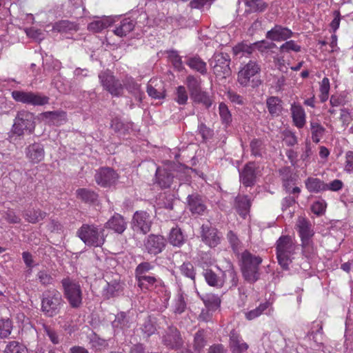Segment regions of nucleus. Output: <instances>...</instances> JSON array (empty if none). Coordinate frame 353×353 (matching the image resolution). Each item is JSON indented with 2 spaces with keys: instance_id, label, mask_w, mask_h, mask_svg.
Wrapping results in <instances>:
<instances>
[{
  "instance_id": "1",
  "label": "nucleus",
  "mask_w": 353,
  "mask_h": 353,
  "mask_svg": "<svg viewBox=\"0 0 353 353\" xmlns=\"http://www.w3.org/2000/svg\"><path fill=\"white\" fill-rule=\"evenodd\" d=\"M77 234L86 245L95 248L102 247L107 236L105 227L94 224H83Z\"/></svg>"
},
{
  "instance_id": "2",
  "label": "nucleus",
  "mask_w": 353,
  "mask_h": 353,
  "mask_svg": "<svg viewBox=\"0 0 353 353\" xmlns=\"http://www.w3.org/2000/svg\"><path fill=\"white\" fill-rule=\"evenodd\" d=\"M35 118L33 113L27 110H20L17 112L14 120L11 130L8 134V139L13 141L14 136L22 137L25 132L32 134L35 128Z\"/></svg>"
},
{
  "instance_id": "3",
  "label": "nucleus",
  "mask_w": 353,
  "mask_h": 353,
  "mask_svg": "<svg viewBox=\"0 0 353 353\" xmlns=\"http://www.w3.org/2000/svg\"><path fill=\"white\" fill-rule=\"evenodd\" d=\"M65 305L61 294L55 289L48 290L42 294L41 311L46 317L58 315Z\"/></svg>"
},
{
  "instance_id": "4",
  "label": "nucleus",
  "mask_w": 353,
  "mask_h": 353,
  "mask_svg": "<svg viewBox=\"0 0 353 353\" xmlns=\"http://www.w3.org/2000/svg\"><path fill=\"white\" fill-rule=\"evenodd\" d=\"M241 271L244 279L250 283H255L260 276L259 265L262 262V259L245 250L241 254Z\"/></svg>"
},
{
  "instance_id": "5",
  "label": "nucleus",
  "mask_w": 353,
  "mask_h": 353,
  "mask_svg": "<svg viewBox=\"0 0 353 353\" xmlns=\"http://www.w3.org/2000/svg\"><path fill=\"white\" fill-rule=\"evenodd\" d=\"M295 246L288 236H281L276 242V256L279 265L283 270H288L292 262L290 256L294 253Z\"/></svg>"
},
{
  "instance_id": "6",
  "label": "nucleus",
  "mask_w": 353,
  "mask_h": 353,
  "mask_svg": "<svg viewBox=\"0 0 353 353\" xmlns=\"http://www.w3.org/2000/svg\"><path fill=\"white\" fill-rule=\"evenodd\" d=\"M63 293L70 305L72 308H78L82 304V291L80 285L67 277L61 281Z\"/></svg>"
},
{
  "instance_id": "7",
  "label": "nucleus",
  "mask_w": 353,
  "mask_h": 353,
  "mask_svg": "<svg viewBox=\"0 0 353 353\" xmlns=\"http://www.w3.org/2000/svg\"><path fill=\"white\" fill-rule=\"evenodd\" d=\"M210 64L212 67L214 74L219 79H225L231 74L230 57L227 53H214L210 60Z\"/></svg>"
},
{
  "instance_id": "8",
  "label": "nucleus",
  "mask_w": 353,
  "mask_h": 353,
  "mask_svg": "<svg viewBox=\"0 0 353 353\" xmlns=\"http://www.w3.org/2000/svg\"><path fill=\"white\" fill-rule=\"evenodd\" d=\"M99 79L103 88L112 95L119 97L122 94L123 85L116 79L110 70L102 71L99 74Z\"/></svg>"
},
{
  "instance_id": "9",
  "label": "nucleus",
  "mask_w": 353,
  "mask_h": 353,
  "mask_svg": "<svg viewBox=\"0 0 353 353\" xmlns=\"http://www.w3.org/2000/svg\"><path fill=\"white\" fill-rule=\"evenodd\" d=\"M94 179L99 185L107 188L116 183L119 174L112 168L102 167L96 170Z\"/></svg>"
},
{
  "instance_id": "10",
  "label": "nucleus",
  "mask_w": 353,
  "mask_h": 353,
  "mask_svg": "<svg viewBox=\"0 0 353 353\" xmlns=\"http://www.w3.org/2000/svg\"><path fill=\"white\" fill-rule=\"evenodd\" d=\"M258 173L255 163L252 161L248 162L239 171L240 182L245 187H252L256 183Z\"/></svg>"
},
{
  "instance_id": "11",
  "label": "nucleus",
  "mask_w": 353,
  "mask_h": 353,
  "mask_svg": "<svg viewBox=\"0 0 353 353\" xmlns=\"http://www.w3.org/2000/svg\"><path fill=\"white\" fill-rule=\"evenodd\" d=\"M201 240L210 248L216 247L221 239V234L215 228L209 225H202L201 227Z\"/></svg>"
},
{
  "instance_id": "12",
  "label": "nucleus",
  "mask_w": 353,
  "mask_h": 353,
  "mask_svg": "<svg viewBox=\"0 0 353 353\" xmlns=\"http://www.w3.org/2000/svg\"><path fill=\"white\" fill-rule=\"evenodd\" d=\"M212 263H208L204 261L203 258L199 264V267L202 269V275L203 276L206 283L215 288H221L224 284V279L218 276L212 269L209 268V265Z\"/></svg>"
},
{
  "instance_id": "13",
  "label": "nucleus",
  "mask_w": 353,
  "mask_h": 353,
  "mask_svg": "<svg viewBox=\"0 0 353 353\" xmlns=\"http://www.w3.org/2000/svg\"><path fill=\"white\" fill-rule=\"evenodd\" d=\"M162 343L168 348L180 349L183 344L179 331L174 327H168L162 336Z\"/></svg>"
},
{
  "instance_id": "14",
  "label": "nucleus",
  "mask_w": 353,
  "mask_h": 353,
  "mask_svg": "<svg viewBox=\"0 0 353 353\" xmlns=\"http://www.w3.org/2000/svg\"><path fill=\"white\" fill-rule=\"evenodd\" d=\"M260 65L255 61H250L238 73V82L243 86H248L251 77L259 73Z\"/></svg>"
},
{
  "instance_id": "15",
  "label": "nucleus",
  "mask_w": 353,
  "mask_h": 353,
  "mask_svg": "<svg viewBox=\"0 0 353 353\" xmlns=\"http://www.w3.org/2000/svg\"><path fill=\"white\" fill-rule=\"evenodd\" d=\"M26 157L32 164L40 163L44 159L45 150L43 145L38 142H34L28 145L25 149Z\"/></svg>"
},
{
  "instance_id": "16",
  "label": "nucleus",
  "mask_w": 353,
  "mask_h": 353,
  "mask_svg": "<svg viewBox=\"0 0 353 353\" xmlns=\"http://www.w3.org/2000/svg\"><path fill=\"white\" fill-rule=\"evenodd\" d=\"M187 203L189 210L193 214L202 215L207 210L205 200L197 194L188 195Z\"/></svg>"
},
{
  "instance_id": "17",
  "label": "nucleus",
  "mask_w": 353,
  "mask_h": 353,
  "mask_svg": "<svg viewBox=\"0 0 353 353\" xmlns=\"http://www.w3.org/2000/svg\"><path fill=\"white\" fill-rule=\"evenodd\" d=\"M292 35V32L288 28L276 25L267 32L266 38L272 41H280L290 38Z\"/></svg>"
},
{
  "instance_id": "18",
  "label": "nucleus",
  "mask_w": 353,
  "mask_h": 353,
  "mask_svg": "<svg viewBox=\"0 0 353 353\" xmlns=\"http://www.w3.org/2000/svg\"><path fill=\"white\" fill-rule=\"evenodd\" d=\"M229 346L232 353H243L248 349V345L241 339L240 334L232 330L229 334Z\"/></svg>"
},
{
  "instance_id": "19",
  "label": "nucleus",
  "mask_w": 353,
  "mask_h": 353,
  "mask_svg": "<svg viewBox=\"0 0 353 353\" xmlns=\"http://www.w3.org/2000/svg\"><path fill=\"white\" fill-rule=\"evenodd\" d=\"M133 223L143 234L148 233L151 228L152 221L145 212H137L133 216Z\"/></svg>"
},
{
  "instance_id": "20",
  "label": "nucleus",
  "mask_w": 353,
  "mask_h": 353,
  "mask_svg": "<svg viewBox=\"0 0 353 353\" xmlns=\"http://www.w3.org/2000/svg\"><path fill=\"white\" fill-rule=\"evenodd\" d=\"M135 24L136 22L134 20L130 18H125L115 26L112 31L118 37H125L134 30Z\"/></svg>"
},
{
  "instance_id": "21",
  "label": "nucleus",
  "mask_w": 353,
  "mask_h": 353,
  "mask_svg": "<svg viewBox=\"0 0 353 353\" xmlns=\"http://www.w3.org/2000/svg\"><path fill=\"white\" fill-rule=\"evenodd\" d=\"M299 235L301 239L302 245L307 246L310 243V239L313 235L310 228L311 225L303 218H300L297 223Z\"/></svg>"
},
{
  "instance_id": "22",
  "label": "nucleus",
  "mask_w": 353,
  "mask_h": 353,
  "mask_svg": "<svg viewBox=\"0 0 353 353\" xmlns=\"http://www.w3.org/2000/svg\"><path fill=\"white\" fill-rule=\"evenodd\" d=\"M94 20L91 21L88 25V30L92 32H99L103 30L110 27L112 23V20L110 17H95Z\"/></svg>"
},
{
  "instance_id": "23",
  "label": "nucleus",
  "mask_w": 353,
  "mask_h": 353,
  "mask_svg": "<svg viewBox=\"0 0 353 353\" xmlns=\"http://www.w3.org/2000/svg\"><path fill=\"white\" fill-rule=\"evenodd\" d=\"M185 63L192 70L205 74L207 73V64L198 55L185 57Z\"/></svg>"
},
{
  "instance_id": "24",
  "label": "nucleus",
  "mask_w": 353,
  "mask_h": 353,
  "mask_svg": "<svg viewBox=\"0 0 353 353\" xmlns=\"http://www.w3.org/2000/svg\"><path fill=\"white\" fill-rule=\"evenodd\" d=\"M172 174L165 168H158L156 170V183L162 188L170 187L172 181Z\"/></svg>"
},
{
  "instance_id": "25",
  "label": "nucleus",
  "mask_w": 353,
  "mask_h": 353,
  "mask_svg": "<svg viewBox=\"0 0 353 353\" xmlns=\"http://www.w3.org/2000/svg\"><path fill=\"white\" fill-rule=\"evenodd\" d=\"M251 206L250 199L244 195H238L235 199V208L243 218L248 214Z\"/></svg>"
},
{
  "instance_id": "26",
  "label": "nucleus",
  "mask_w": 353,
  "mask_h": 353,
  "mask_svg": "<svg viewBox=\"0 0 353 353\" xmlns=\"http://www.w3.org/2000/svg\"><path fill=\"white\" fill-rule=\"evenodd\" d=\"M291 112L294 125L299 128H302L305 124V113L302 106L292 105Z\"/></svg>"
},
{
  "instance_id": "27",
  "label": "nucleus",
  "mask_w": 353,
  "mask_h": 353,
  "mask_svg": "<svg viewBox=\"0 0 353 353\" xmlns=\"http://www.w3.org/2000/svg\"><path fill=\"white\" fill-rule=\"evenodd\" d=\"M107 228L113 230L117 233L121 234L126 228V223L123 220V218L117 214L114 215L103 226Z\"/></svg>"
},
{
  "instance_id": "28",
  "label": "nucleus",
  "mask_w": 353,
  "mask_h": 353,
  "mask_svg": "<svg viewBox=\"0 0 353 353\" xmlns=\"http://www.w3.org/2000/svg\"><path fill=\"white\" fill-rule=\"evenodd\" d=\"M266 105L272 116H278L282 110V101L277 97H270L267 99Z\"/></svg>"
},
{
  "instance_id": "29",
  "label": "nucleus",
  "mask_w": 353,
  "mask_h": 353,
  "mask_svg": "<svg viewBox=\"0 0 353 353\" xmlns=\"http://www.w3.org/2000/svg\"><path fill=\"white\" fill-rule=\"evenodd\" d=\"M26 104L34 106L43 105L49 103V97L39 92H28Z\"/></svg>"
},
{
  "instance_id": "30",
  "label": "nucleus",
  "mask_w": 353,
  "mask_h": 353,
  "mask_svg": "<svg viewBox=\"0 0 353 353\" xmlns=\"http://www.w3.org/2000/svg\"><path fill=\"white\" fill-rule=\"evenodd\" d=\"M13 321L10 318H0V339H8L13 330Z\"/></svg>"
},
{
  "instance_id": "31",
  "label": "nucleus",
  "mask_w": 353,
  "mask_h": 353,
  "mask_svg": "<svg viewBox=\"0 0 353 353\" xmlns=\"http://www.w3.org/2000/svg\"><path fill=\"white\" fill-rule=\"evenodd\" d=\"M24 219L29 223H36L40 221L43 220L46 216L47 213L41 211L39 209L37 210H27L24 213Z\"/></svg>"
},
{
  "instance_id": "32",
  "label": "nucleus",
  "mask_w": 353,
  "mask_h": 353,
  "mask_svg": "<svg viewBox=\"0 0 353 353\" xmlns=\"http://www.w3.org/2000/svg\"><path fill=\"white\" fill-rule=\"evenodd\" d=\"M53 29L59 32H66L69 31H77L79 30L78 25L68 20H61L54 23Z\"/></svg>"
},
{
  "instance_id": "33",
  "label": "nucleus",
  "mask_w": 353,
  "mask_h": 353,
  "mask_svg": "<svg viewBox=\"0 0 353 353\" xmlns=\"http://www.w3.org/2000/svg\"><path fill=\"white\" fill-rule=\"evenodd\" d=\"M77 195L79 199L85 203H94L98 198V194L96 192L86 188L78 189Z\"/></svg>"
},
{
  "instance_id": "34",
  "label": "nucleus",
  "mask_w": 353,
  "mask_h": 353,
  "mask_svg": "<svg viewBox=\"0 0 353 353\" xmlns=\"http://www.w3.org/2000/svg\"><path fill=\"white\" fill-rule=\"evenodd\" d=\"M305 186L310 192H319L325 190V183L317 178H308L305 181Z\"/></svg>"
},
{
  "instance_id": "35",
  "label": "nucleus",
  "mask_w": 353,
  "mask_h": 353,
  "mask_svg": "<svg viewBox=\"0 0 353 353\" xmlns=\"http://www.w3.org/2000/svg\"><path fill=\"white\" fill-rule=\"evenodd\" d=\"M4 353H29L28 348L17 341H9L3 351Z\"/></svg>"
},
{
  "instance_id": "36",
  "label": "nucleus",
  "mask_w": 353,
  "mask_h": 353,
  "mask_svg": "<svg viewBox=\"0 0 353 353\" xmlns=\"http://www.w3.org/2000/svg\"><path fill=\"white\" fill-rule=\"evenodd\" d=\"M112 327L114 329L125 330L130 327L129 320L125 312H121L118 313L115 319L112 323Z\"/></svg>"
},
{
  "instance_id": "37",
  "label": "nucleus",
  "mask_w": 353,
  "mask_h": 353,
  "mask_svg": "<svg viewBox=\"0 0 353 353\" xmlns=\"http://www.w3.org/2000/svg\"><path fill=\"white\" fill-rule=\"evenodd\" d=\"M310 130L312 141L318 143L324 134L325 128L319 123L312 121L310 123Z\"/></svg>"
},
{
  "instance_id": "38",
  "label": "nucleus",
  "mask_w": 353,
  "mask_h": 353,
  "mask_svg": "<svg viewBox=\"0 0 353 353\" xmlns=\"http://www.w3.org/2000/svg\"><path fill=\"white\" fill-rule=\"evenodd\" d=\"M119 290L120 285L116 281L107 283L103 290V296L106 299L114 297L119 294Z\"/></svg>"
},
{
  "instance_id": "39",
  "label": "nucleus",
  "mask_w": 353,
  "mask_h": 353,
  "mask_svg": "<svg viewBox=\"0 0 353 353\" xmlns=\"http://www.w3.org/2000/svg\"><path fill=\"white\" fill-rule=\"evenodd\" d=\"M170 243L174 246H180L184 242V236L179 228H172L169 236Z\"/></svg>"
},
{
  "instance_id": "40",
  "label": "nucleus",
  "mask_w": 353,
  "mask_h": 353,
  "mask_svg": "<svg viewBox=\"0 0 353 353\" xmlns=\"http://www.w3.org/2000/svg\"><path fill=\"white\" fill-rule=\"evenodd\" d=\"M168 57L174 68L179 72L183 71L185 68L181 60V57L179 55L178 52L175 50H170L168 52Z\"/></svg>"
},
{
  "instance_id": "41",
  "label": "nucleus",
  "mask_w": 353,
  "mask_h": 353,
  "mask_svg": "<svg viewBox=\"0 0 353 353\" xmlns=\"http://www.w3.org/2000/svg\"><path fill=\"white\" fill-rule=\"evenodd\" d=\"M179 270L182 275L190 279L193 282H194L196 272L193 265L190 262H184L179 267Z\"/></svg>"
},
{
  "instance_id": "42",
  "label": "nucleus",
  "mask_w": 353,
  "mask_h": 353,
  "mask_svg": "<svg viewBox=\"0 0 353 353\" xmlns=\"http://www.w3.org/2000/svg\"><path fill=\"white\" fill-rule=\"evenodd\" d=\"M254 50L252 46L245 43H239L233 48V52L236 56H247L251 54Z\"/></svg>"
},
{
  "instance_id": "43",
  "label": "nucleus",
  "mask_w": 353,
  "mask_h": 353,
  "mask_svg": "<svg viewBox=\"0 0 353 353\" xmlns=\"http://www.w3.org/2000/svg\"><path fill=\"white\" fill-rule=\"evenodd\" d=\"M245 3L253 12H263L268 6L264 0H245Z\"/></svg>"
},
{
  "instance_id": "44",
  "label": "nucleus",
  "mask_w": 353,
  "mask_h": 353,
  "mask_svg": "<svg viewBox=\"0 0 353 353\" xmlns=\"http://www.w3.org/2000/svg\"><path fill=\"white\" fill-rule=\"evenodd\" d=\"M186 81L191 97L201 90L199 81L193 75L188 76Z\"/></svg>"
},
{
  "instance_id": "45",
  "label": "nucleus",
  "mask_w": 353,
  "mask_h": 353,
  "mask_svg": "<svg viewBox=\"0 0 353 353\" xmlns=\"http://www.w3.org/2000/svg\"><path fill=\"white\" fill-rule=\"evenodd\" d=\"M203 301L205 306L212 310L217 308L221 304V300L219 297L214 294H206L203 298Z\"/></svg>"
},
{
  "instance_id": "46",
  "label": "nucleus",
  "mask_w": 353,
  "mask_h": 353,
  "mask_svg": "<svg viewBox=\"0 0 353 353\" xmlns=\"http://www.w3.org/2000/svg\"><path fill=\"white\" fill-rule=\"evenodd\" d=\"M138 280V285L141 289L148 290L150 288L153 286L154 283V277L148 275H140L136 276Z\"/></svg>"
},
{
  "instance_id": "47",
  "label": "nucleus",
  "mask_w": 353,
  "mask_h": 353,
  "mask_svg": "<svg viewBox=\"0 0 353 353\" xmlns=\"http://www.w3.org/2000/svg\"><path fill=\"white\" fill-rule=\"evenodd\" d=\"M205 345L204 337V330H201L196 332L194 338V348L197 351H200Z\"/></svg>"
},
{
  "instance_id": "48",
  "label": "nucleus",
  "mask_w": 353,
  "mask_h": 353,
  "mask_svg": "<svg viewBox=\"0 0 353 353\" xmlns=\"http://www.w3.org/2000/svg\"><path fill=\"white\" fill-rule=\"evenodd\" d=\"M219 115L223 123L227 125L229 124L232 121V115L228 110V106L225 103H221L219 104Z\"/></svg>"
},
{
  "instance_id": "49",
  "label": "nucleus",
  "mask_w": 353,
  "mask_h": 353,
  "mask_svg": "<svg viewBox=\"0 0 353 353\" xmlns=\"http://www.w3.org/2000/svg\"><path fill=\"white\" fill-rule=\"evenodd\" d=\"M268 303H261L259 307L246 313V318L249 320L254 319L260 316L268 307Z\"/></svg>"
},
{
  "instance_id": "50",
  "label": "nucleus",
  "mask_w": 353,
  "mask_h": 353,
  "mask_svg": "<svg viewBox=\"0 0 353 353\" xmlns=\"http://www.w3.org/2000/svg\"><path fill=\"white\" fill-rule=\"evenodd\" d=\"M37 278L40 282V283L43 285H50L53 283L54 281L51 274L44 270H40L37 273Z\"/></svg>"
},
{
  "instance_id": "51",
  "label": "nucleus",
  "mask_w": 353,
  "mask_h": 353,
  "mask_svg": "<svg viewBox=\"0 0 353 353\" xmlns=\"http://www.w3.org/2000/svg\"><path fill=\"white\" fill-rule=\"evenodd\" d=\"M188 97L184 86L180 85L176 88L175 101L180 105L187 103Z\"/></svg>"
},
{
  "instance_id": "52",
  "label": "nucleus",
  "mask_w": 353,
  "mask_h": 353,
  "mask_svg": "<svg viewBox=\"0 0 353 353\" xmlns=\"http://www.w3.org/2000/svg\"><path fill=\"white\" fill-rule=\"evenodd\" d=\"M224 276L230 279V287L237 285L239 281L237 273L232 265H230L229 268L224 272Z\"/></svg>"
},
{
  "instance_id": "53",
  "label": "nucleus",
  "mask_w": 353,
  "mask_h": 353,
  "mask_svg": "<svg viewBox=\"0 0 353 353\" xmlns=\"http://www.w3.org/2000/svg\"><path fill=\"white\" fill-rule=\"evenodd\" d=\"M191 97L194 100V101L202 103L206 107H210L211 105V101L209 97L205 92H202L201 90L198 92L196 94H193Z\"/></svg>"
},
{
  "instance_id": "54",
  "label": "nucleus",
  "mask_w": 353,
  "mask_h": 353,
  "mask_svg": "<svg viewBox=\"0 0 353 353\" xmlns=\"http://www.w3.org/2000/svg\"><path fill=\"white\" fill-rule=\"evenodd\" d=\"M281 52H289L290 51L299 52L301 46L297 45L294 41L290 40L282 44L280 47Z\"/></svg>"
},
{
  "instance_id": "55",
  "label": "nucleus",
  "mask_w": 353,
  "mask_h": 353,
  "mask_svg": "<svg viewBox=\"0 0 353 353\" xmlns=\"http://www.w3.org/2000/svg\"><path fill=\"white\" fill-rule=\"evenodd\" d=\"M123 85L130 92L136 93L139 90V85L132 77H126L123 81Z\"/></svg>"
},
{
  "instance_id": "56",
  "label": "nucleus",
  "mask_w": 353,
  "mask_h": 353,
  "mask_svg": "<svg viewBox=\"0 0 353 353\" xmlns=\"http://www.w3.org/2000/svg\"><path fill=\"white\" fill-rule=\"evenodd\" d=\"M252 154L254 157H261L262 150V142L259 139H254L250 142Z\"/></svg>"
},
{
  "instance_id": "57",
  "label": "nucleus",
  "mask_w": 353,
  "mask_h": 353,
  "mask_svg": "<svg viewBox=\"0 0 353 353\" xmlns=\"http://www.w3.org/2000/svg\"><path fill=\"white\" fill-rule=\"evenodd\" d=\"M227 237L234 252H238L240 246V241L237 236L230 230L228 232Z\"/></svg>"
},
{
  "instance_id": "58",
  "label": "nucleus",
  "mask_w": 353,
  "mask_h": 353,
  "mask_svg": "<svg viewBox=\"0 0 353 353\" xmlns=\"http://www.w3.org/2000/svg\"><path fill=\"white\" fill-rule=\"evenodd\" d=\"M12 97L17 101L26 104L28 92L23 90H14L12 92Z\"/></svg>"
},
{
  "instance_id": "59",
  "label": "nucleus",
  "mask_w": 353,
  "mask_h": 353,
  "mask_svg": "<svg viewBox=\"0 0 353 353\" xmlns=\"http://www.w3.org/2000/svg\"><path fill=\"white\" fill-rule=\"evenodd\" d=\"M326 208V203L323 201H318L314 202L312 207V211L314 214L319 216L324 213Z\"/></svg>"
},
{
  "instance_id": "60",
  "label": "nucleus",
  "mask_w": 353,
  "mask_h": 353,
  "mask_svg": "<svg viewBox=\"0 0 353 353\" xmlns=\"http://www.w3.org/2000/svg\"><path fill=\"white\" fill-rule=\"evenodd\" d=\"M43 330L53 344H58L59 339L57 333L46 325H43Z\"/></svg>"
},
{
  "instance_id": "61",
  "label": "nucleus",
  "mask_w": 353,
  "mask_h": 353,
  "mask_svg": "<svg viewBox=\"0 0 353 353\" xmlns=\"http://www.w3.org/2000/svg\"><path fill=\"white\" fill-rule=\"evenodd\" d=\"M4 219L10 223H19L21 219L12 210H8L4 212Z\"/></svg>"
},
{
  "instance_id": "62",
  "label": "nucleus",
  "mask_w": 353,
  "mask_h": 353,
  "mask_svg": "<svg viewBox=\"0 0 353 353\" xmlns=\"http://www.w3.org/2000/svg\"><path fill=\"white\" fill-rule=\"evenodd\" d=\"M283 141L288 146H293L297 143V138L294 133L290 131L283 132Z\"/></svg>"
},
{
  "instance_id": "63",
  "label": "nucleus",
  "mask_w": 353,
  "mask_h": 353,
  "mask_svg": "<svg viewBox=\"0 0 353 353\" xmlns=\"http://www.w3.org/2000/svg\"><path fill=\"white\" fill-rule=\"evenodd\" d=\"M186 308V303L182 294L178 295L177 299L176 300L174 305V312L177 314L183 313Z\"/></svg>"
},
{
  "instance_id": "64",
  "label": "nucleus",
  "mask_w": 353,
  "mask_h": 353,
  "mask_svg": "<svg viewBox=\"0 0 353 353\" xmlns=\"http://www.w3.org/2000/svg\"><path fill=\"white\" fill-rule=\"evenodd\" d=\"M346 161L345 169L347 172H353V152L348 151L345 154Z\"/></svg>"
}]
</instances>
